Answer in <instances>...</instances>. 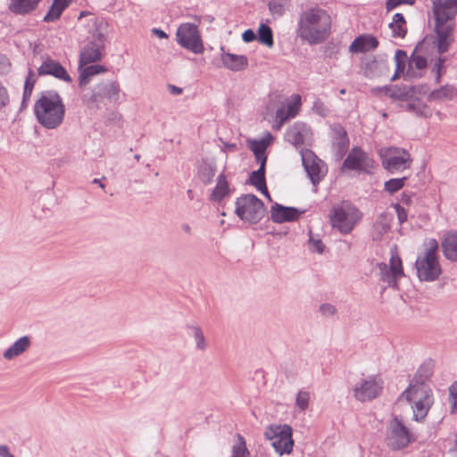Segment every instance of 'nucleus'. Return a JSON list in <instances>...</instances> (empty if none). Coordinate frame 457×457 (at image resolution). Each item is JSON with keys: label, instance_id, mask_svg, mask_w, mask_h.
<instances>
[{"label": "nucleus", "instance_id": "nucleus-1", "mask_svg": "<svg viewBox=\"0 0 457 457\" xmlns=\"http://www.w3.org/2000/svg\"><path fill=\"white\" fill-rule=\"evenodd\" d=\"M331 17L327 11L312 7L303 12L299 20L298 36L310 45L324 42L331 33Z\"/></svg>", "mask_w": 457, "mask_h": 457}, {"label": "nucleus", "instance_id": "nucleus-2", "mask_svg": "<svg viewBox=\"0 0 457 457\" xmlns=\"http://www.w3.org/2000/svg\"><path fill=\"white\" fill-rule=\"evenodd\" d=\"M34 112L37 121L46 129L58 128L63 121L65 105L61 96L54 90L41 93L34 104Z\"/></svg>", "mask_w": 457, "mask_h": 457}, {"label": "nucleus", "instance_id": "nucleus-3", "mask_svg": "<svg viewBox=\"0 0 457 457\" xmlns=\"http://www.w3.org/2000/svg\"><path fill=\"white\" fill-rule=\"evenodd\" d=\"M108 23L104 19H94L92 28L87 37L85 45L79 53V65L86 66L97 62L104 55L105 42L107 40Z\"/></svg>", "mask_w": 457, "mask_h": 457}, {"label": "nucleus", "instance_id": "nucleus-4", "mask_svg": "<svg viewBox=\"0 0 457 457\" xmlns=\"http://www.w3.org/2000/svg\"><path fill=\"white\" fill-rule=\"evenodd\" d=\"M438 243L431 238L425 242L423 252L418 256L415 267L417 276L421 281H434L442 273V268L438 260Z\"/></svg>", "mask_w": 457, "mask_h": 457}, {"label": "nucleus", "instance_id": "nucleus-5", "mask_svg": "<svg viewBox=\"0 0 457 457\" xmlns=\"http://www.w3.org/2000/svg\"><path fill=\"white\" fill-rule=\"evenodd\" d=\"M403 399L411 405L415 420H423L433 403L431 390L425 383H411L401 395L400 400Z\"/></svg>", "mask_w": 457, "mask_h": 457}, {"label": "nucleus", "instance_id": "nucleus-6", "mask_svg": "<svg viewBox=\"0 0 457 457\" xmlns=\"http://www.w3.org/2000/svg\"><path fill=\"white\" fill-rule=\"evenodd\" d=\"M235 205V213L237 217L252 224L258 223L266 212L263 202L253 194H245L237 197Z\"/></svg>", "mask_w": 457, "mask_h": 457}, {"label": "nucleus", "instance_id": "nucleus-7", "mask_svg": "<svg viewBox=\"0 0 457 457\" xmlns=\"http://www.w3.org/2000/svg\"><path fill=\"white\" fill-rule=\"evenodd\" d=\"M362 213L350 204H342L332 209L329 219L333 228L343 234L350 233L360 222Z\"/></svg>", "mask_w": 457, "mask_h": 457}, {"label": "nucleus", "instance_id": "nucleus-8", "mask_svg": "<svg viewBox=\"0 0 457 457\" xmlns=\"http://www.w3.org/2000/svg\"><path fill=\"white\" fill-rule=\"evenodd\" d=\"M378 154L382 160V166L391 173L403 170L409 168L411 163L410 154L403 148H381Z\"/></svg>", "mask_w": 457, "mask_h": 457}, {"label": "nucleus", "instance_id": "nucleus-9", "mask_svg": "<svg viewBox=\"0 0 457 457\" xmlns=\"http://www.w3.org/2000/svg\"><path fill=\"white\" fill-rule=\"evenodd\" d=\"M380 280L389 287H397L398 280L404 276L403 262L395 251L391 252L389 263H378Z\"/></svg>", "mask_w": 457, "mask_h": 457}, {"label": "nucleus", "instance_id": "nucleus-10", "mask_svg": "<svg viewBox=\"0 0 457 457\" xmlns=\"http://www.w3.org/2000/svg\"><path fill=\"white\" fill-rule=\"evenodd\" d=\"M178 43L194 54H202L204 46L197 27L193 23L181 24L176 33Z\"/></svg>", "mask_w": 457, "mask_h": 457}, {"label": "nucleus", "instance_id": "nucleus-11", "mask_svg": "<svg viewBox=\"0 0 457 457\" xmlns=\"http://www.w3.org/2000/svg\"><path fill=\"white\" fill-rule=\"evenodd\" d=\"M300 154L308 177L312 183L316 186L323 179L327 173L325 162L310 149H302Z\"/></svg>", "mask_w": 457, "mask_h": 457}, {"label": "nucleus", "instance_id": "nucleus-12", "mask_svg": "<svg viewBox=\"0 0 457 457\" xmlns=\"http://www.w3.org/2000/svg\"><path fill=\"white\" fill-rule=\"evenodd\" d=\"M383 389V381L378 376H368L362 378L356 383L353 393L354 397L361 401H370L378 397Z\"/></svg>", "mask_w": 457, "mask_h": 457}, {"label": "nucleus", "instance_id": "nucleus-13", "mask_svg": "<svg viewBox=\"0 0 457 457\" xmlns=\"http://www.w3.org/2000/svg\"><path fill=\"white\" fill-rule=\"evenodd\" d=\"M374 168V160L360 147L351 149L345 159L342 170L370 172Z\"/></svg>", "mask_w": 457, "mask_h": 457}, {"label": "nucleus", "instance_id": "nucleus-14", "mask_svg": "<svg viewBox=\"0 0 457 457\" xmlns=\"http://www.w3.org/2000/svg\"><path fill=\"white\" fill-rule=\"evenodd\" d=\"M435 26H453L451 23L457 14V0H431Z\"/></svg>", "mask_w": 457, "mask_h": 457}, {"label": "nucleus", "instance_id": "nucleus-15", "mask_svg": "<svg viewBox=\"0 0 457 457\" xmlns=\"http://www.w3.org/2000/svg\"><path fill=\"white\" fill-rule=\"evenodd\" d=\"M411 436L408 429L398 419L390 423V434L388 436L389 445L394 449H401L407 446L411 442Z\"/></svg>", "mask_w": 457, "mask_h": 457}, {"label": "nucleus", "instance_id": "nucleus-16", "mask_svg": "<svg viewBox=\"0 0 457 457\" xmlns=\"http://www.w3.org/2000/svg\"><path fill=\"white\" fill-rule=\"evenodd\" d=\"M39 76L51 75L60 80L71 82V78L66 69L58 62L47 57L37 69Z\"/></svg>", "mask_w": 457, "mask_h": 457}, {"label": "nucleus", "instance_id": "nucleus-17", "mask_svg": "<svg viewBox=\"0 0 457 457\" xmlns=\"http://www.w3.org/2000/svg\"><path fill=\"white\" fill-rule=\"evenodd\" d=\"M264 435L271 442L276 453L279 455L286 453V424L270 425L267 428Z\"/></svg>", "mask_w": 457, "mask_h": 457}, {"label": "nucleus", "instance_id": "nucleus-18", "mask_svg": "<svg viewBox=\"0 0 457 457\" xmlns=\"http://www.w3.org/2000/svg\"><path fill=\"white\" fill-rule=\"evenodd\" d=\"M272 140L273 137L270 132H267L266 135L260 139H247V146L253 153L255 160L259 164L266 165V151Z\"/></svg>", "mask_w": 457, "mask_h": 457}, {"label": "nucleus", "instance_id": "nucleus-19", "mask_svg": "<svg viewBox=\"0 0 457 457\" xmlns=\"http://www.w3.org/2000/svg\"><path fill=\"white\" fill-rule=\"evenodd\" d=\"M267 109L270 112L275 111L278 124L274 125L273 128L276 129H280L286 122V99L284 98V96L277 93L270 94Z\"/></svg>", "mask_w": 457, "mask_h": 457}, {"label": "nucleus", "instance_id": "nucleus-20", "mask_svg": "<svg viewBox=\"0 0 457 457\" xmlns=\"http://www.w3.org/2000/svg\"><path fill=\"white\" fill-rule=\"evenodd\" d=\"M378 46V39L370 34L358 36L350 45L349 52L352 54H364L374 51Z\"/></svg>", "mask_w": 457, "mask_h": 457}, {"label": "nucleus", "instance_id": "nucleus-21", "mask_svg": "<svg viewBox=\"0 0 457 457\" xmlns=\"http://www.w3.org/2000/svg\"><path fill=\"white\" fill-rule=\"evenodd\" d=\"M233 191L234 189L230 188L227 177L224 174V171H222L217 177L216 186L212 191L210 200L212 202L220 204L223 201V199L228 196Z\"/></svg>", "mask_w": 457, "mask_h": 457}, {"label": "nucleus", "instance_id": "nucleus-22", "mask_svg": "<svg viewBox=\"0 0 457 457\" xmlns=\"http://www.w3.org/2000/svg\"><path fill=\"white\" fill-rule=\"evenodd\" d=\"M265 170L266 165L260 164L258 170L251 172L248 179L246 180V184L255 187L257 190L262 192L264 196L271 202L272 200L266 185Z\"/></svg>", "mask_w": 457, "mask_h": 457}, {"label": "nucleus", "instance_id": "nucleus-23", "mask_svg": "<svg viewBox=\"0 0 457 457\" xmlns=\"http://www.w3.org/2000/svg\"><path fill=\"white\" fill-rule=\"evenodd\" d=\"M223 65L233 71H240L248 66V59L243 54L224 53L221 54Z\"/></svg>", "mask_w": 457, "mask_h": 457}, {"label": "nucleus", "instance_id": "nucleus-24", "mask_svg": "<svg viewBox=\"0 0 457 457\" xmlns=\"http://www.w3.org/2000/svg\"><path fill=\"white\" fill-rule=\"evenodd\" d=\"M441 245L445 258L453 262H457V231L445 233Z\"/></svg>", "mask_w": 457, "mask_h": 457}, {"label": "nucleus", "instance_id": "nucleus-25", "mask_svg": "<svg viewBox=\"0 0 457 457\" xmlns=\"http://www.w3.org/2000/svg\"><path fill=\"white\" fill-rule=\"evenodd\" d=\"M42 0H10L9 10L17 15L33 12Z\"/></svg>", "mask_w": 457, "mask_h": 457}, {"label": "nucleus", "instance_id": "nucleus-26", "mask_svg": "<svg viewBox=\"0 0 457 457\" xmlns=\"http://www.w3.org/2000/svg\"><path fill=\"white\" fill-rule=\"evenodd\" d=\"M217 172L215 162L203 160L197 165V178L204 185H210Z\"/></svg>", "mask_w": 457, "mask_h": 457}, {"label": "nucleus", "instance_id": "nucleus-27", "mask_svg": "<svg viewBox=\"0 0 457 457\" xmlns=\"http://www.w3.org/2000/svg\"><path fill=\"white\" fill-rule=\"evenodd\" d=\"M79 85L86 86L89 83L91 77L107 71V68L101 64H91L80 67L79 64Z\"/></svg>", "mask_w": 457, "mask_h": 457}, {"label": "nucleus", "instance_id": "nucleus-28", "mask_svg": "<svg viewBox=\"0 0 457 457\" xmlns=\"http://www.w3.org/2000/svg\"><path fill=\"white\" fill-rule=\"evenodd\" d=\"M290 142L295 145H303L311 136V131L304 123L297 122L290 128Z\"/></svg>", "mask_w": 457, "mask_h": 457}, {"label": "nucleus", "instance_id": "nucleus-29", "mask_svg": "<svg viewBox=\"0 0 457 457\" xmlns=\"http://www.w3.org/2000/svg\"><path fill=\"white\" fill-rule=\"evenodd\" d=\"M435 30L438 37V52L445 53L447 51L453 41V26H435Z\"/></svg>", "mask_w": 457, "mask_h": 457}, {"label": "nucleus", "instance_id": "nucleus-30", "mask_svg": "<svg viewBox=\"0 0 457 457\" xmlns=\"http://www.w3.org/2000/svg\"><path fill=\"white\" fill-rule=\"evenodd\" d=\"M30 345V339L28 336L21 337L15 341L8 349L4 353V357L6 360H12L24 353Z\"/></svg>", "mask_w": 457, "mask_h": 457}, {"label": "nucleus", "instance_id": "nucleus-31", "mask_svg": "<svg viewBox=\"0 0 457 457\" xmlns=\"http://www.w3.org/2000/svg\"><path fill=\"white\" fill-rule=\"evenodd\" d=\"M71 3V0H54L50 9L44 16L43 21L45 22H53L57 21Z\"/></svg>", "mask_w": 457, "mask_h": 457}, {"label": "nucleus", "instance_id": "nucleus-32", "mask_svg": "<svg viewBox=\"0 0 457 457\" xmlns=\"http://www.w3.org/2000/svg\"><path fill=\"white\" fill-rule=\"evenodd\" d=\"M103 100L116 101L119 98L120 86L117 81L100 83L97 85Z\"/></svg>", "mask_w": 457, "mask_h": 457}, {"label": "nucleus", "instance_id": "nucleus-33", "mask_svg": "<svg viewBox=\"0 0 457 457\" xmlns=\"http://www.w3.org/2000/svg\"><path fill=\"white\" fill-rule=\"evenodd\" d=\"M408 65L407 76L411 78L420 77L421 71L427 66V60L420 55H412L409 60Z\"/></svg>", "mask_w": 457, "mask_h": 457}, {"label": "nucleus", "instance_id": "nucleus-34", "mask_svg": "<svg viewBox=\"0 0 457 457\" xmlns=\"http://www.w3.org/2000/svg\"><path fill=\"white\" fill-rule=\"evenodd\" d=\"M394 37L403 38L407 33L406 21L402 13H395L389 24Z\"/></svg>", "mask_w": 457, "mask_h": 457}, {"label": "nucleus", "instance_id": "nucleus-35", "mask_svg": "<svg viewBox=\"0 0 457 457\" xmlns=\"http://www.w3.org/2000/svg\"><path fill=\"white\" fill-rule=\"evenodd\" d=\"M37 82V76L35 72L29 69L28 72V76L25 80L23 96L21 101V108H25L28 104V102L30 99L34 86Z\"/></svg>", "mask_w": 457, "mask_h": 457}, {"label": "nucleus", "instance_id": "nucleus-36", "mask_svg": "<svg viewBox=\"0 0 457 457\" xmlns=\"http://www.w3.org/2000/svg\"><path fill=\"white\" fill-rule=\"evenodd\" d=\"M257 40L269 47H271L273 46V33L271 29L264 24L261 23V25L258 28L257 33Z\"/></svg>", "mask_w": 457, "mask_h": 457}, {"label": "nucleus", "instance_id": "nucleus-37", "mask_svg": "<svg viewBox=\"0 0 457 457\" xmlns=\"http://www.w3.org/2000/svg\"><path fill=\"white\" fill-rule=\"evenodd\" d=\"M236 437L237 443L232 446L231 457H250L245 437L241 434H237Z\"/></svg>", "mask_w": 457, "mask_h": 457}, {"label": "nucleus", "instance_id": "nucleus-38", "mask_svg": "<svg viewBox=\"0 0 457 457\" xmlns=\"http://www.w3.org/2000/svg\"><path fill=\"white\" fill-rule=\"evenodd\" d=\"M407 61V54L403 50H397L395 54V71L394 76L392 77V80H395L400 78L401 75L404 73L405 64Z\"/></svg>", "mask_w": 457, "mask_h": 457}, {"label": "nucleus", "instance_id": "nucleus-39", "mask_svg": "<svg viewBox=\"0 0 457 457\" xmlns=\"http://www.w3.org/2000/svg\"><path fill=\"white\" fill-rule=\"evenodd\" d=\"M302 97L298 94L292 95L287 102V120L295 118L300 112Z\"/></svg>", "mask_w": 457, "mask_h": 457}, {"label": "nucleus", "instance_id": "nucleus-40", "mask_svg": "<svg viewBox=\"0 0 457 457\" xmlns=\"http://www.w3.org/2000/svg\"><path fill=\"white\" fill-rule=\"evenodd\" d=\"M407 109L422 117H429L432 114V110L419 100L408 104Z\"/></svg>", "mask_w": 457, "mask_h": 457}, {"label": "nucleus", "instance_id": "nucleus-41", "mask_svg": "<svg viewBox=\"0 0 457 457\" xmlns=\"http://www.w3.org/2000/svg\"><path fill=\"white\" fill-rule=\"evenodd\" d=\"M406 179V177L400 179H391L385 182L384 189L390 194L396 193L404 187Z\"/></svg>", "mask_w": 457, "mask_h": 457}, {"label": "nucleus", "instance_id": "nucleus-42", "mask_svg": "<svg viewBox=\"0 0 457 457\" xmlns=\"http://www.w3.org/2000/svg\"><path fill=\"white\" fill-rule=\"evenodd\" d=\"M271 220L276 223H282L286 221V206L275 204L270 209Z\"/></svg>", "mask_w": 457, "mask_h": 457}, {"label": "nucleus", "instance_id": "nucleus-43", "mask_svg": "<svg viewBox=\"0 0 457 457\" xmlns=\"http://www.w3.org/2000/svg\"><path fill=\"white\" fill-rule=\"evenodd\" d=\"M83 101L88 107H94L104 101L97 85L92 89L88 96L85 95L83 96Z\"/></svg>", "mask_w": 457, "mask_h": 457}, {"label": "nucleus", "instance_id": "nucleus-44", "mask_svg": "<svg viewBox=\"0 0 457 457\" xmlns=\"http://www.w3.org/2000/svg\"><path fill=\"white\" fill-rule=\"evenodd\" d=\"M193 331V337L195 341L196 348L204 351L207 348V344L202 328L199 326L189 327Z\"/></svg>", "mask_w": 457, "mask_h": 457}, {"label": "nucleus", "instance_id": "nucleus-45", "mask_svg": "<svg viewBox=\"0 0 457 457\" xmlns=\"http://www.w3.org/2000/svg\"><path fill=\"white\" fill-rule=\"evenodd\" d=\"M453 95V89L449 87H444L438 90L433 91L429 97L434 100H442L445 98H450Z\"/></svg>", "mask_w": 457, "mask_h": 457}, {"label": "nucleus", "instance_id": "nucleus-46", "mask_svg": "<svg viewBox=\"0 0 457 457\" xmlns=\"http://www.w3.org/2000/svg\"><path fill=\"white\" fill-rule=\"evenodd\" d=\"M310 394L306 391H300L296 396V405L304 411L309 406Z\"/></svg>", "mask_w": 457, "mask_h": 457}, {"label": "nucleus", "instance_id": "nucleus-47", "mask_svg": "<svg viewBox=\"0 0 457 457\" xmlns=\"http://www.w3.org/2000/svg\"><path fill=\"white\" fill-rule=\"evenodd\" d=\"M312 110L315 113L322 117L327 116L329 112L327 105L321 100L319 99L313 103Z\"/></svg>", "mask_w": 457, "mask_h": 457}, {"label": "nucleus", "instance_id": "nucleus-48", "mask_svg": "<svg viewBox=\"0 0 457 457\" xmlns=\"http://www.w3.org/2000/svg\"><path fill=\"white\" fill-rule=\"evenodd\" d=\"M306 211L307 209H297L287 206V222L297 220L302 214L306 212Z\"/></svg>", "mask_w": 457, "mask_h": 457}, {"label": "nucleus", "instance_id": "nucleus-49", "mask_svg": "<svg viewBox=\"0 0 457 457\" xmlns=\"http://www.w3.org/2000/svg\"><path fill=\"white\" fill-rule=\"evenodd\" d=\"M10 96L7 88L0 82V110L9 104Z\"/></svg>", "mask_w": 457, "mask_h": 457}, {"label": "nucleus", "instance_id": "nucleus-50", "mask_svg": "<svg viewBox=\"0 0 457 457\" xmlns=\"http://www.w3.org/2000/svg\"><path fill=\"white\" fill-rule=\"evenodd\" d=\"M415 2L416 0H387L386 5L387 11H391L401 4L413 5Z\"/></svg>", "mask_w": 457, "mask_h": 457}, {"label": "nucleus", "instance_id": "nucleus-51", "mask_svg": "<svg viewBox=\"0 0 457 457\" xmlns=\"http://www.w3.org/2000/svg\"><path fill=\"white\" fill-rule=\"evenodd\" d=\"M450 401L452 403V411H457V381L450 387Z\"/></svg>", "mask_w": 457, "mask_h": 457}, {"label": "nucleus", "instance_id": "nucleus-52", "mask_svg": "<svg viewBox=\"0 0 457 457\" xmlns=\"http://www.w3.org/2000/svg\"><path fill=\"white\" fill-rule=\"evenodd\" d=\"M11 71V62L5 54H0V74H6Z\"/></svg>", "mask_w": 457, "mask_h": 457}, {"label": "nucleus", "instance_id": "nucleus-53", "mask_svg": "<svg viewBox=\"0 0 457 457\" xmlns=\"http://www.w3.org/2000/svg\"><path fill=\"white\" fill-rule=\"evenodd\" d=\"M269 9L272 14H278V16H282L285 11L284 5L278 1H271L269 4Z\"/></svg>", "mask_w": 457, "mask_h": 457}, {"label": "nucleus", "instance_id": "nucleus-54", "mask_svg": "<svg viewBox=\"0 0 457 457\" xmlns=\"http://www.w3.org/2000/svg\"><path fill=\"white\" fill-rule=\"evenodd\" d=\"M412 88H403V89H397L395 91H394L392 93V96L394 97H396V98H399V99H403V100H407L409 98V96L412 94Z\"/></svg>", "mask_w": 457, "mask_h": 457}, {"label": "nucleus", "instance_id": "nucleus-55", "mask_svg": "<svg viewBox=\"0 0 457 457\" xmlns=\"http://www.w3.org/2000/svg\"><path fill=\"white\" fill-rule=\"evenodd\" d=\"M242 39L245 43H250V42H253L255 39H257V36H256V33L253 29H248L243 32Z\"/></svg>", "mask_w": 457, "mask_h": 457}, {"label": "nucleus", "instance_id": "nucleus-56", "mask_svg": "<svg viewBox=\"0 0 457 457\" xmlns=\"http://www.w3.org/2000/svg\"><path fill=\"white\" fill-rule=\"evenodd\" d=\"M395 209L397 212L398 219L401 223L404 222L407 220V212H405L404 208L402 207L400 204L395 205Z\"/></svg>", "mask_w": 457, "mask_h": 457}, {"label": "nucleus", "instance_id": "nucleus-57", "mask_svg": "<svg viewBox=\"0 0 457 457\" xmlns=\"http://www.w3.org/2000/svg\"><path fill=\"white\" fill-rule=\"evenodd\" d=\"M320 311L323 315H332L335 313V307L331 304L326 303L320 306Z\"/></svg>", "mask_w": 457, "mask_h": 457}, {"label": "nucleus", "instance_id": "nucleus-58", "mask_svg": "<svg viewBox=\"0 0 457 457\" xmlns=\"http://www.w3.org/2000/svg\"><path fill=\"white\" fill-rule=\"evenodd\" d=\"M294 445V440L292 438V428L287 426V454H289L292 451Z\"/></svg>", "mask_w": 457, "mask_h": 457}, {"label": "nucleus", "instance_id": "nucleus-59", "mask_svg": "<svg viewBox=\"0 0 457 457\" xmlns=\"http://www.w3.org/2000/svg\"><path fill=\"white\" fill-rule=\"evenodd\" d=\"M311 245L313 251H316L319 253L323 252V244L320 240L311 241Z\"/></svg>", "mask_w": 457, "mask_h": 457}, {"label": "nucleus", "instance_id": "nucleus-60", "mask_svg": "<svg viewBox=\"0 0 457 457\" xmlns=\"http://www.w3.org/2000/svg\"><path fill=\"white\" fill-rule=\"evenodd\" d=\"M0 457H15L10 453V449L5 445H0Z\"/></svg>", "mask_w": 457, "mask_h": 457}, {"label": "nucleus", "instance_id": "nucleus-61", "mask_svg": "<svg viewBox=\"0 0 457 457\" xmlns=\"http://www.w3.org/2000/svg\"><path fill=\"white\" fill-rule=\"evenodd\" d=\"M152 32L154 35H155L159 38H167L168 37L167 33L161 29L154 28L152 29Z\"/></svg>", "mask_w": 457, "mask_h": 457}, {"label": "nucleus", "instance_id": "nucleus-62", "mask_svg": "<svg viewBox=\"0 0 457 457\" xmlns=\"http://www.w3.org/2000/svg\"><path fill=\"white\" fill-rule=\"evenodd\" d=\"M168 87H169L170 93L172 94V95H177L178 96V95L182 94V92H183V89L181 87H179L174 86V85H169Z\"/></svg>", "mask_w": 457, "mask_h": 457}, {"label": "nucleus", "instance_id": "nucleus-63", "mask_svg": "<svg viewBox=\"0 0 457 457\" xmlns=\"http://www.w3.org/2000/svg\"><path fill=\"white\" fill-rule=\"evenodd\" d=\"M92 182H93L94 184H97V185H99V187H100L101 188H103V189H104V187H105V186H104V184H103L99 179H93V181H92Z\"/></svg>", "mask_w": 457, "mask_h": 457}, {"label": "nucleus", "instance_id": "nucleus-64", "mask_svg": "<svg viewBox=\"0 0 457 457\" xmlns=\"http://www.w3.org/2000/svg\"><path fill=\"white\" fill-rule=\"evenodd\" d=\"M187 197H188L190 200H192V199L194 198V193H193V190H192V189H188V190L187 191Z\"/></svg>", "mask_w": 457, "mask_h": 457}]
</instances>
